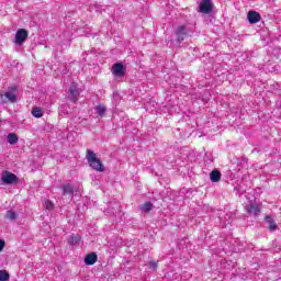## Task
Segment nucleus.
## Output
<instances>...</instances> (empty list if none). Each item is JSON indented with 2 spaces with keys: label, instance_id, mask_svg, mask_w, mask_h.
I'll return each instance as SVG.
<instances>
[{
  "label": "nucleus",
  "instance_id": "f257e3e1",
  "mask_svg": "<svg viewBox=\"0 0 281 281\" xmlns=\"http://www.w3.org/2000/svg\"><path fill=\"white\" fill-rule=\"evenodd\" d=\"M86 159L88 161V166H90L92 170H95L97 172H104L105 170L104 164H102V160L98 158V156L95 155V151L91 149H87Z\"/></svg>",
  "mask_w": 281,
  "mask_h": 281
},
{
  "label": "nucleus",
  "instance_id": "f03ea898",
  "mask_svg": "<svg viewBox=\"0 0 281 281\" xmlns=\"http://www.w3.org/2000/svg\"><path fill=\"white\" fill-rule=\"evenodd\" d=\"M192 29L186 25H180L176 29L175 34H176V41L177 43H183L188 36H192Z\"/></svg>",
  "mask_w": 281,
  "mask_h": 281
},
{
  "label": "nucleus",
  "instance_id": "7ed1b4c3",
  "mask_svg": "<svg viewBox=\"0 0 281 281\" xmlns=\"http://www.w3.org/2000/svg\"><path fill=\"white\" fill-rule=\"evenodd\" d=\"M104 212L106 216H115V218H117V216H120L122 213V205H120V202L116 201L110 202L108 209Z\"/></svg>",
  "mask_w": 281,
  "mask_h": 281
},
{
  "label": "nucleus",
  "instance_id": "20e7f679",
  "mask_svg": "<svg viewBox=\"0 0 281 281\" xmlns=\"http://www.w3.org/2000/svg\"><path fill=\"white\" fill-rule=\"evenodd\" d=\"M1 181L4 186H12L14 183H19V177L10 171H3Z\"/></svg>",
  "mask_w": 281,
  "mask_h": 281
},
{
  "label": "nucleus",
  "instance_id": "39448f33",
  "mask_svg": "<svg viewBox=\"0 0 281 281\" xmlns=\"http://www.w3.org/2000/svg\"><path fill=\"white\" fill-rule=\"evenodd\" d=\"M214 10L212 0H202L198 7V12L201 14H210Z\"/></svg>",
  "mask_w": 281,
  "mask_h": 281
},
{
  "label": "nucleus",
  "instance_id": "423d86ee",
  "mask_svg": "<svg viewBox=\"0 0 281 281\" xmlns=\"http://www.w3.org/2000/svg\"><path fill=\"white\" fill-rule=\"evenodd\" d=\"M112 74L117 78H122V76L126 75V67H124L123 63H115L112 66Z\"/></svg>",
  "mask_w": 281,
  "mask_h": 281
},
{
  "label": "nucleus",
  "instance_id": "0eeeda50",
  "mask_svg": "<svg viewBox=\"0 0 281 281\" xmlns=\"http://www.w3.org/2000/svg\"><path fill=\"white\" fill-rule=\"evenodd\" d=\"M27 41V31L25 29H19L15 33V45H23Z\"/></svg>",
  "mask_w": 281,
  "mask_h": 281
},
{
  "label": "nucleus",
  "instance_id": "6e6552de",
  "mask_svg": "<svg viewBox=\"0 0 281 281\" xmlns=\"http://www.w3.org/2000/svg\"><path fill=\"white\" fill-rule=\"evenodd\" d=\"M80 97V90H78V86L76 83H71L69 87V100L70 102H78V98Z\"/></svg>",
  "mask_w": 281,
  "mask_h": 281
},
{
  "label": "nucleus",
  "instance_id": "1a4fd4ad",
  "mask_svg": "<svg viewBox=\"0 0 281 281\" xmlns=\"http://www.w3.org/2000/svg\"><path fill=\"white\" fill-rule=\"evenodd\" d=\"M16 86L9 87V91L4 93V98H7V100H9V102H11L12 104L16 102Z\"/></svg>",
  "mask_w": 281,
  "mask_h": 281
},
{
  "label": "nucleus",
  "instance_id": "9d476101",
  "mask_svg": "<svg viewBox=\"0 0 281 281\" xmlns=\"http://www.w3.org/2000/svg\"><path fill=\"white\" fill-rule=\"evenodd\" d=\"M63 196H74V186L71 183H66L60 186Z\"/></svg>",
  "mask_w": 281,
  "mask_h": 281
},
{
  "label": "nucleus",
  "instance_id": "9b49d317",
  "mask_svg": "<svg viewBox=\"0 0 281 281\" xmlns=\"http://www.w3.org/2000/svg\"><path fill=\"white\" fill-rule=\"evenodd\" d=\"M265 221L270 232H276V229H278V224H276V220H273V217H271L270 215H267L265 217Z\"/></svg>",
  "mask_w": 281,
  "mask_h": 281
},
{
  "label": "nucleus",
  "instance_id": "f8f14e48",
  "mask_svg": "<svg viewBox=\"0 0 281 281\" xmlns=\"http://www.w3.org/2000/svg\"><path fill=\"white\" fill-rule=\"evenodd\" d=\"M94 262H98V255L95 252H90L85 257V263L91 267Z\"/></svg>",
  "mask_w": 281,
  "mask_h": 281
},
{
  "label": "nucleus",
  "instance_id": "ddd939ff",
  "mask_svg": "<svg viewBox=\"0 0 281 281\" xmlns=\"http://www.w3.org/2000/svg\"><path fill=\"white\" fill-rule=\"evenodd\" d=\"M260 19H261L260 13L256 11L248 12V21L251 25L258 23Z\"/></svg>",
  "mask_w": 281,
  "mask_h": 281
},
{
  "label": "nucleus",
  "instance_id": "4468645a",
  "mask_svg": "<svg viewBox=\"0 0 281 281\" xmlns=\"http://www.w3.org/2000/svg\"><path fill=\"white\" fill-rule=\"evenodd\" d=\"M246 212H248L249 214H254L255 216H258V214H260V206H258V204H248L246 206Z\"/></svg>",
  "mask_w": 281,
  "mask_h": 281
},
{
  "label": "nucleus",
  "instance_id": "2eb2a0df",
  "mask_svg": "<svg viewBox=\"0 0 281 281\" xmlns=\"http://www.w3.org/2000/svg\"><path fill=\"white\" fill-rule=\"evenodd\" d=\"M221 177H222V175H221V171H218V170H213L210 173V179H211L212 183H218V181H221Z\"/></svg>",
  "mask_w": 281,
  "mask_h": 281
},
{
  "label": "nucleus",
  "instance_id": "dca6fc26",
  "mask_svg": "<svg viewBox=\"0 0 281 281\" xmlns=\"http://www.w3.org/2000/svg\"><path fill=\"white\" fill-rule=\"evenodd\" d=\"M80 240H82V237H80V235H71L68 238V245H71L72 247L76 245H80Z\"/></svg>",
  "mask_w": 281,
  "mask_h": 281
},
{
  "label": "nucleus",
  "instance_id": "f3484780",
  "mask_svg": "<svg viewBox=\"0 0 281 281\" xmlns=\"http://www.w3.org/2000/svg\"><path fill=\"white\" fill-rule=\"evenodd\" d=\"M7 142L11 144V146H14V144L19 143V136L14 133H9L7 136Z\"/></svg>",
  "mask_w": 281,
  "mask_h": 281
},
{
  "label": "nucleus",
  "instance_id": "a211bd4d",
  "mask_svg": "<svg viewBox=\"0 0 281 281\" xmlns=\"http://www.w3.org/2000/svg\"><path fill=\"white\" fill-rule=\"evenodd\" d=\"M94 111H95L97 115H100V117H102L104 115V113H106V108L104 105L100 104L94 108Z\"/></svg>",
  "mask_w": 281,
  "mask_h": 281
},
{
  "label": "nucleus",
  "instance_id": "6ab92c4d",
  "mask_svg": "<svg viewBox=\"0 0 281 281\" xmlns=\"http://www.w3.org/2000/svg\"><path fill=\"white\" fill-rule=\"evenodd\" d=\"M5 216L9 221H16L19 218V214L12 210L7 211Z\"/></svg>",
  "mask_w": 281,
  "mask_h": 281
},
{
  "label": "nucleus",
  "instance_id": "aec40b11",
  "mask_svg": "<svg viewBox=\"0 0 281 281\" xmlns=\"http://www.w3.org/2000/svg\"><path fill=\"white\" fill-rule=\"evenodd\" d=\"M140 210L145 214H148V212H150V210H153V203L151 202H146L145 204L140 205Z\"/></svg>",
  "mask_w": 281,
  "mask_h": 281
},
{
  "label": "nucleus",
  "instance_id": "412c9836",
  "mask_svg": "<svg viewBox=\"0 0 281 281\" xmlns=\"http://www.w3.org/2000/svg\"><path fill=\"white\" fill-rule=\"evenodd\" d=\"M33 117H43V109L41 108H33L32 110Z\"/></svg>",
  "mask_w": 281,
  "mask_h": 281
},
{
  "label": "nucleus",
  "instance_id": "4be33fe9",
  "mask_svg": "<svg viewBox=\"0 0 281 281\" xmlns=\"http://www.w3.org/2000/svg\"><path fill=\"white\" fill-rule=\"evenodd\" d=\"M0 281H10V273L5 270H0Z\"/></svg>",
  "mask_w": 281,
  "mask_h": 281
},
{
  "label": "nucleus",
  "instance_id": "5701e85b",
  "mask_svg": "<svg viewBox=\"0 0 281 281\" xmlns=\"http://www.w3.org/2000/svg\"><path fill=\"white\" fill-rule=\"evenodd\" d=\"M149 269H153V271H157V261H149Z\"/></svg>",
  "mask_w": 281,
  "mask_h": 281
},
{
  "label": "nucleus",
  "instance_id": "b1692460",
  "mask_svg": "<svg viewBox=\"0 0 281 281\" xmlns=\"http://www.w3.org/2000/svg\"><path fill=\"white\" fill-rule=\"evenodd\" d=\"M45 205H46V210H53L54 209V203H52V201L47 200L45 202Z\"/></svg>",
  "mask_w": 281,
  "mask_h": 281
},
{
  "label": "nucleus",
  "instance_id": "393cba45",
  "mask_svg": "<svg viewBox=\"0 0 281 281\" xmlns=\"http://www.w3.org/2000/svg\"><path fill=\"white\" fill-rule=\"evenodd\" d=\"M4 247H5V240L0 239V251H3Z\"/></svg>",
  "mask_w": 281,
  "mask_h": 281
},
{
  "label": "nucleus",
  "instance_id": "a878e982",
  "mask_svg": "<svg viewBox=\"0 0 281 281\" xmlns=\"http://www.w3.org/2000/svg\"><path fill=\"white\" fill-rule=\"evenodd\" d=\"M243 161H247V158H243Z\"/></svg>",
  "mask_w": 281,
  "mask_h": 281
}]
</instances>
